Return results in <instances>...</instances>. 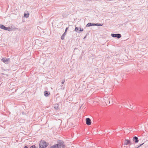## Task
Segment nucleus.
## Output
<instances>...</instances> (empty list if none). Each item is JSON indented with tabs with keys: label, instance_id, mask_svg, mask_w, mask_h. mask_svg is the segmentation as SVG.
<instances>
[{
	"label": "nucleus",
	"instance_id": "1",
	"mask_svg": "<svg viewBox=\"0 0 148 148\" xmlns=\"http://www.w3.org/2000/svg\"><path fill=\"white\" fill-rule=\"evenodd\" d=\"M61 146L63 148H64L65 146L63 141L59 140L58 144L51 146L50 148H60Z\"/></svg>",
	"mask_w": 148,
	"mask_h": 148
},
{
	"label": "nucleus",
	"instance_id": "2",
	"mask_svg": "<svg viewBox=\"0 0 148 148\" xmlns=\"http://www.w3.org/2000/svg\"><path fill=\"white\" fill-rule=\"evenodd\" d=\"M113 97H110L108 99V98L105 97V98L103 99L102 101L103 102H104L106 104H107L108 103H110V102L112 103L113 101Z\"/></svg>",
	"mask_w": 148,
	"mask_h": 148
},
{
	"label": "nucleus",
	"instance_id": "3",
	"mask_svg": "<svg viewBox=\"0 0 148 148\" xmlns=\"http://www.w3.org/2000/svg\"><path fill=\"white\" fill-rule=\"evenodd\" d=\"M47 145V143L46 142L41 140L40 142L39 146L40 148H45Z\"/></svg>",
	"mask_w": 148,
	"mask_h": 148
},
{
	"label": "nucleus",
	"instance_id": "4",
	"mask_svg": "<svg viewBox=\"0 0 148 148\" xmlns=\"http://www.w3.org/2000/svg\"><path fill=\"white\" fill-rule=\"evenodd\" d=\"M1 60L5 64H7L10 62V59L6 58H3L1 59Z\"/></svg>",
	"mask_w": 148,
	"mask_h": 148
},
{
	"label": "nucleus",
	"instance_id": "5",
	"mask_svg": "<svg viewBox=\"0 0 148 148\" xmlns=\"http://www.w3.org/2000/svg\"><path fill=\"white\" fill-rule=\"evenodd\" d=\"M86 124L88 125H90L91 124V120L89 118H87L86 120Z\"/></svg>",
	"mask_w": 148,
	"mask_h": 148
},
{
	"label": "nucleus",
	"instance_id": "6",
	"mask_svg": "<svg viewBox=\"0 0 148 148\" xmlns=\"http://www.w3.org/2000/svg\"><path fill=\"white\" fill-rule=\"evenodd\" d=\"M0 27L2 29H4L6 30H8L9 31L11 29L10 28V27H5L3 25H1L0 26Z\"/></svg>",
	"mask_w": 148,
	"mask_h": 148
},
{
	"label": "nucleus",
	"instance_id": "7",
	"mask_svg": "<svg viewBox=\"0 0 148 148\" xmlns=\"http://www.w3.org/2000/svg\"><path fill=\"white\" fill-rule=\"evenodd\" d=\"M111 36L112 37H116L118 38H119L121 37V35L119 34H112Z\"/></svg>",
	"mask_w": 148,
	"mask_h": 148
},
{
	"label": "nucleus",
	"instance_id": "8",
	"mask_svg": "<svg viewBox=\"0 0 148 148\" xmlns=\"http://www.w3.org/2000/svg\"><path fill=\"white\" fill-rule=\"evenodd\" d=\"M130 143V141L128 140H125L124 141V144L125 145H127Z\"/></svg>",
	"mask_w": 148,
	"mask_h": 148
},
{
	"label": "nucleus",
	"instance_id": "9",
	"mask_svg": "<svg viewBox=\"0 0 148 148\" xmlns=\"http://www.w3.org/2000/svg\"><path fill=\"white\" fill-rule=\"evenodd\" d=\"M96 24H92L91 23H89L87 24L86 26L87 27H88L92 26H94Z\"/></svg>",
	"mask_w": 148,
	"mask_h": 148
},
{
	"label": "nucleus",
	"instance_id": "10",
	"mask_svg": "<svg viewBox=\"0 0 148 148\" xmlns=\"http://www.w3.org/2000/svg\"><path fill=\"white\" fill-rule=\"evenodd\" d=\"M55 109L56 110H58L59 109V106L58 104H55L54 107Z\"/></svg>",
	"mask_w": 148,
	"mask_h": 148
},
{
	"label": "nucleus",
	"instance_id": "11",
	"mask_svg": "<svg viewBox=\"0 0 148 148\" xmlns=\"http://www.w3.org/2000/svg\"><path fill=\"white\" fill-rule=\"evenodd\" d=\"M133 140H135V143H137L138 141V138L137 137H136V136L134 137L133 138Z\"/></svg>",
	"mask_w": 148,
	"mask_h": 148
},
{
	"label": "nucleus",
	"instance_id": "12",
	"mask_svg": "<svg viewBox=\"0 0 148 148\" xmlns=\"http://www.w3.org/2000/svg\"><path fill=\"white\" fill-rule=\"evenodd\" d=\"M49 93L47 91H45L44 92V95L45 96H47L49 95Z\"/></svg>",
	"mask_w": 148,
	"mask_h": 148
},
{
	"label": "nucleus",
	"instance_id": "13",
	"mask_svg": "<svg viewBox=\"0 0 148 148\" xmlns=\"http://www.w3.org/2000/svg\"><path fill=\"white\" fill-rule=\"evenodd\" d=\"M29 14H25L24 16L25 17L27 18L29 17Z\"/></svg>",
	"mask_w": 148,
	"mask_h": 148
},
{
	"label": "nucleus",
	"instance_id": "14",
	"mask_svg": "<svg viewBox=\"0 0 148 148\" xmlns=\"http://www.w3.org/2000/svg\"><path fill=\"white\" fill-rule=\"evenodd\" d=\"M64 35H62V36H61V38L62 40H63L64 39Z\"/></svg>",
	"mask_w": 148,
	"mask_h": 148
},
{
	"label": "nucleus",
	"instance_id": "15",
	"mask_svg": "<svg viewBox=\"0 0 148 148\" xmlns=\"http://www.w3.org/2000/svg\"><path fill=\"white\" fill-rule=\"evenodd\" d=\"M36 148V147L35 146V145H32V146L30 147V148Z\"/></svg>",
	"mask_w": 148,
	"mask_h": 148
},
{
	"label": "nucleus",
	"instance_id": "16",
	"mask_svg": "<svg viewBox=\"0 0 148 148\" xmlns=\"http://www.w3.org/2000/svg\"><path fill=\"white\" fill-rule=\"evenodd\" d=\"M75 30L77 31L78 30V28L77 27H76L75 28Z\"/></svg>",
	"mask_w": 148,
	"mask_h": 148
},
{
	"label": "nucleus",
	"instance_id": "17",
	"mask_svg": "<svg viewBox=\"0 0 148 148\" xmlns=\"http://www.w3.org/2000/svg\"><path fill=\"white\" fill-rule=\"evenodd\" d=\"M143 144H144V143H143V144H141L140 145H139V146L138 147H140V146H141V145H143Z\"/></svg>",
	"mask_w": 148,
	"mask_h": 148
},
{
	"label": "nucleus",
	"instance_id": "18",
	"mask_svg": "<svg viewBox=\"0 0 148 148\" xmlns=\"http://www.w3.org/2000/svg\"><path fill=\"white\" fill-rule=\"evenodd\" d=\"M96 24L95 25H98L99 26H100L101 25L100 24Z\"/></svg>",
	"mask_w": 148,
	"mask_h": 148
},
{
	"label": "nucleus",
	"instance_id": "19",
	"mask_svg": "<svg viewBox=\"0 0 148 148\" xmlns=\"http://www.w3.org/2000/svg\"><path fill=\"white\" fill-rule=\"evenodd\" d=\"M68 29V28H67V27L66 28V30H65V32H66L67 31V29Z\"/></svg>",
	"mask_w": 148,
	"mask_h": 148
},
{
	"label": "nucleus",
	"instance_id": "20",
	"mask_svg": "<svg viewBox=\"0 0 148 148\" xmlns=\"http://www.w3.org/2000/svg\"><path fill=\"white\" fill-rule=\"evenodd\" d=\"M65 33L66 32H64V34H63V35H64V36H65L66 35V34H65Z\"/></svg>",
	"mask_w": 148,
	"mask_h": 148
},
{
	"label": "nucleus",
	"instance_id": "21",
	"mask_svg": "<svg viewBox=\"0 0 148 148\" xmlns=\"http://www.w3.org/2000/svg\"><path fill=\"white\" fill-rule=\"evenodd\" d=\"M24 148H28L26 146H25Z\"/></svg>",
	"mask_w": 148,
	"mask_h": 148
},
{
	"label": "nucleus",
	"instance_id": "22",
	"mask_svg": "<svg viewBox=\"0 0 148 148\" xmlns=\"http://www.w3.org/2000/svg\"><path fill=\"white\" fill-rule=\"evenodd\" d=\"M64 81L63 82H62V84H64Z\"/></svg>",
	"mask_w": 148,
	"mask_h": 148
}]
</instances>
